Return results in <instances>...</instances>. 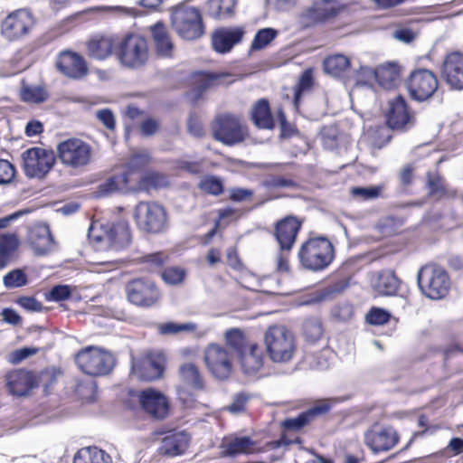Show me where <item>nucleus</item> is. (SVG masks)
Here are the masks:
<instances>
[{"mask_svg":"<svg viewBox=\"0 0 463 463\" xmlns=\"http://www.w3.org/2000/svg\"><path fill=\"white\" fill-rule=\"evenodd\" d=\"M41 374L25 368L13 369L5 375L7 392L15 397H25L40 384Z\"/></svg>","mask_w":463,"mask_h":463,"instance_id":"17","label":"nucleus"},{"mask_svg":"<svg viewBox=\"0 0 463 463\" xmlns=\"http://www.w3.org/2000/svg\"><path fill=\"white\" fill-rule=\"evenodd\" d=\"M117 57L127 67L142 66L148 58L146 40L137 33H129L121 40L118 38Z\"/></svg>","mask_w":463,"mask_h":463,"instance_id":"12","label":"nucleus"},{"mask_svg":"<svg viewBox=\"0 0 463 463\" xmlns=\"http://www.w3.org/2000/svg\"><path fill=\"white\" fill-rule=\"evenodd\" d=\"M168 184L165 175L157 171L146 172L138 181V188L143 191L159 189Z\"/></svg>","mask_w":463,"mask_h":463,"instance_id":"44","label":"nucleus"},{"mask_svg":"<svg viewBox=\"0 0 463 463\" xmlns=\"http://www.w3.org/2000/svg\"><path fill=\"white\" fill-rule=\"evenodd\" d=\"M340 8L332 4L330 0H322L314 3L301 14V21L306 27L333 21L339 14Z\"/></svg>","mask_w":463,"mask_h":463,"instance_id":"24","label":"nucleus"},{"mask_svg":"<svg viewBox=\"0 0 463 463\" xmlns=\"http://www.w3.org/2000/svg\"><path fill=\"white\" fill-rule=\"evenodd\" d=\"M336 398L314 400L310 406L294 417H288L280 422L281 433L279 439L260 443L250 436L236 433L224 436L219 446L221 458H236L241 455H254L270 451L284 452L292 445L302 446L306 434L315 422L330 413L338 403Z\"/></svg>","mask_w":463,"mask_h":463,"instance_id":"1","label":"nucleus"},{"mask_svg":"<svg viewBox=\"0 0 463 463\" xmlns=\"http://www.w3.org/2000/svg\"><path fill=\"white\" fill-rule=\"evenodd\" d=\"M298 258L304 269L319 272L333 262L335 247L326 236L311 233L300 245Z\"/></svg>","mask_w":463,"mask_h":463,"instance_id":"2","label":"nucleus"},{"mask_svg":"<svg viewBox=\"0 0 463 463\" xmlns=\"http://www.w3.org/2000/svg\"><path fill=\"white\" fill-rule=\"evenodd\" d=\"M313 78L309 72H305L299 81L298 82L294 91V105L298 109L300 104V99L304 91H307L312 88Z\"/></svg>","mask_w":463,"mask_h":463,"instance_id":"56","label":"nucleus"},{"mask_svg":"<svg viewBox=\"0 0 463 463\" xmlns=\"http://www.w3.org/2000/svg\"><path fill=\"white\" fill-rule=\"evenodd\" d=\"M171 25L178 36L187 41L196 40L204 33L201 11L184 3L172 11Z\"/></svg>","mask_w":463,"mask_h":463,"instance_id":"7","label":"nucleus"},{"mask_svg":"<svg viewBox=\"0 0 463 463\" xmlns=\"http://www.w3.org/2000/svg\"><path fill=\"white\" fill-rule=\"evenodd\" d=\"M28 241L33 250L40 255L48 252L53 244L51 231L46 225H38L31 229Z\"/></svg>","mask_w":463,"mask_h":463,"instance_id":"33","label":"nucleus"},{"mask_svg":"<svg viewBox=\"0 0 463 463\" xmlns=\"http://www.w3.org/2000/svg\"><path fill=\"white\" fill-rule=\"evenodd\" d=\"M151 162V156L147 152H139L132 155L128 164L126 172H129V176L134 172L145 170Z\"/></svg>","mask_w":463,"mask_h":463,"instance_id":"52","label":"nucleus"},{"mask_svg":"<svg viewBox=\"0 0 463 463\" xmlns=\"http://www.w3.org/2000/svg\"><path fill=\"white\" fill-rule=\"evenodd\" d=\"M276 115L279 123L282 137H291L298 133V129L287 120L286 113L282 106L277 109Z\"/></svg>","mask_w":463,"mask_h":463,"instance_id":"60","label":"nucleus"},{"mask_svg":"<svg viewBox=\"0 0 463 463\" xmlns=\"http://www.w3.org/2000/svg\"><path fill=\"white\" fill-rule=\"evenodd\" d=\"M129 172L115 173L107 177L98 185L97 193L99 196H109L113 194L126 193L130 186Z\"/></svg>","mask_w":463,"mask_h":463,"instance_id":"31","label":"nucleus"},{"mask_svg":"<svg viewBox=\"0 0 463 463\" xmlns=\"http://www.w3.org/2000/svg\"><path fill=\"white\" fill-rule=\"evenodd\" d=\"M118 38L106 35H96L90 38L86 43L89 56L101 61L113 53L117 55Z\"/></svg>","mask_w":463,"mask_h":463,"instance_id":"29","label":"nucleus"},{"mask_svg":"<svg viewBox=\"0 0 463 463\" xmlns=\"http://www.w3.org/2000/svg\"><path fill=\"white\" fill-rule=\"evenodd\" d=\"M350 65V60L343 54L331 55L324 61L325 71L335 77L342 76Z\"/></svg>","mask_w":463,"mask_h":463,"instance_id":"42","label":"nucleus"},{"mask_svg":"<svg viewBox=\"0 0 463 463\" xmlns=\"http://www.w3.org/2000/svg\"><path fill=\"white\" fill-rule=\"evenodd\" d=\"M27 277L21 269H14L4 277V284L6 288H19L26 285Z\"/></svg>","mask_w":463,"mask_h":463,"instance_id":"59","label":"nucleus"},{"mask_svg":"<svg viewBox=\"0 0 463 463\" xmlns=\"http://www.w3.org/2000/svg\"><path fill=\"white\" fill-rule=\"evenodd\" d=\"M442 354L447 366L454 367L457 372H463V348L453 345L445 348Z\"/></svg>","mask_w":463,"mask_h":463,"instance_id":"46","label":"nucleus"},{"mask_svg":"<svg viewBox=\"0 0 463 463\" xmlns=\"http://www.w3.org/2000/svg\"><path fill=\"white\" fill-rule=\"evenodd\" d=\"M400 439V434L393 426L380 422L372 424L364 434V442L373 454L392 450Z\"/></svg>","mask_w":463,"mask_h":463,"instance_id":"14","label":"nucleus"},{"mask_svg":"<svg viewBox=\"0 0 463 463\" xmlns=\"http://www.w3.org/2000/svg\"><path fill=\"white\" fill-rule=\"evenodd\" d=\"M36 353V348L23 347L16 349L9 354L8 362L12 364H18L24 359L35 354Z\"/></svg>","mask_w":463,"mask_h":463,"instance_id":"63","label":"nucleus"},{"mask_svg":"<svg viewBox=\"0 0 463 463\" xmlns=\"http://www.w3.org/2000/svg\"><path fill=\"white\" fill-rule=\"evenodd\" d=\"M383 190V185L370 187H352L350 194L353 198L360 201H368L380 197Z\"/></svg>","mask_w":463,"mask_h":463,"instance_id":"51","label":"nucleus"},{"mask_svg":"<svg viewBox=\"0 0 463 463\" xmlns=\"http://www.w3.org/2000/svg\"><path fill=\"white\" fill-rule=\"evenodd\" d=\"M376 82L383 89H392L400 79V67L396 63H385L374 70Z\"/></svg>","mask_w":463,"mask_h":463,"instance_id":"38","label":"nucleus"},{"mask_svg":"<svg viewBox=\"0 0 463 463\" xmlns=\"http://www.w3.org/2000/svg\"><path fill=\"white\" fill-rule=\"evenodd\" d=\"M88 236L90 243L96 250H120L131 242L129 226L123 222H107L99 227L91 225Z\"/></svg>","mask_w":463,"mask_h":463,"instance_id":"3","label":"nucleus"},{"mask_svg":"<svg viewBox=\"0 0 463 463\" xmlns=\"http://www.w3.org/2000/svg\"><path fill=\"white\" fill-rule=\"evenodd\" d=\"M191 443V435L185 430H171L161 439L158 452L162 456L175 458L184 455Z\"/></svg>","mask_w":463,"mask_h":463,"instance_id":"25","label":"nucleus"},{"mask_svg":"<svg viewBox=\"0 0 463 463\" xmlns=\"http://www.w3.org/2000/svg\"><path fill=\"white\" fill-rule=\"evenodd\" d=\"M260 185L267 189L286 188L294 187L296 182L292 178L285 175H270L261 181Z\"/></svg>","mask_w":463,"mask_h":463,"instance_id":"53","label":"nucleus"},{"mask_svg":"<svg viewBox=\"0 0 463 463\" xmlns=\"http://www.w3.org/2000/svg\"><path fill=\"white\" fill-rule=\"evenodd\" d=\"M278 35V31L273 28H263L259 30L251 43L250 49L253 51L262 50L267 47Z\"/></svg>","mask_w":463,"mask_h":463,"instance_id":"49","label":"nucleus"},{"mask_svg":"<svg viewBox=\"0 0 463 463\" xmlns=\"http://www.w3.org/2000/svg\"><path fill=\"white\" fill-rule=\"evenodd\" d=\"M181 383L194 391H203L205 387L203 376L194 363H184L178 369Z\"/></svg>","mask_w":463,"mask_h":463,"instance_id":"34","label":"nucleus"},{"mask_svg":"<svg viewBox=\"0 0 463 463\" xmlns=\"http://www.w3.org/2000/svg\"><path fill=\"white\" fill-rule=\"evenodd\" d=\"M138 402L142 411L151 419L165 420L170 410L167 397L154 388H146L139 392Z\"/></svg>","mask_w":463,"mask_h":463,"instance_id":"22","label":"nucleus"},{"mask_svg":"<svg viewBox=\"0 0 463 463\" xmlns=\"http://www.w3.org/2000/svg\"><path fill=\"white\" fill-rule=\"evenodd\" d=\"M56 150L60 162L71 169L88 165L92 158L91 146L78 137H70L60 142Z\"/></svg>","mask_w":463,"mask_h":463,"instance_id":"11","label":"nucleus"},{"mask_svg":"<svg viewBox=\"0 0 463 463\" xmlns=\"http://www.w3.org/2000/svg\"><path fill=\"white\" fill-rule=\"evenodd\" d=\"M232 75L228 72H210L204 71H194L190 76L193 90L202 94L204 91L217 88L227 83V79Z\"/></svg>","mask_w":463,"mask_h":463,"instance_id":"28","label":"nucleus"},{"mask_svg":"<svg viewBox=\"0 0 463 463\" xmlns=\"http://www.w3.org/2000/svg\"><path fill=\"white\" fill-rule=\"evenodd\" d=\"M303 224L304 219L294 214H288L274 223L272 234L279 250H293Z\"/></svg>","mask_w":463,"mask_h":463,"instance_id":"18","label":"nucleus"},{"mask_svg":"<svg viewBox=\"0 0 463 463\" xmlns=\"http://www.w3.org/2000/svg\"><path fill=\"white\" fill-rule=\"evenodd\" d=\"M211 133L214 140L232 146L245 142L250 137L247 124L241 116L231 112L216 115L211 124Z\"/></svg>","mask_w":463,"mask_h":463,"instance_id":"4","label":"nucleus"},{"mask_svg":"<svg viewBox=\"0 0 463 463\" xmlns=\"http://www.w3.org/2000/svg\"><path fill=\"white\" fill-rule=\"evenodd\" d=\"M18 246L19 239L15 233H3L0 235V264L2 266L6 264Z\"/></svg>","mask_w":463,"mask_h":463,"instance_id":"45","label":"nucleus"},{"mask_svg":"<svg viewBox=\"0 0 463 463\" xmlns=\"http://www.w3.org/2000/svg\"><path fill=\"white\" fill-rule=\"evenodd\" d=\"M162 279L169 285L180 284L184 281L186 272L179 267H169L163 269L161 271Z\"/></svg>","mask_w":463,"mask_h":463,"instance_id":"55","label":"nucleus"},{"mask_svg":"<svg viewBox=\"0 0 463 463\" xmlns=\"http://www.w3.org/2000/svg\"><path fill=\"white\" fill-rule=\"evenodd\" d=\"M244 33L245 32L241 27L219 28L212 35L213 48L219 53L229 52L242 41Z\"/></svg>","mask_w":463,"mask_h":463,"instance_id":"27","label":"nucleus"},{"mask_svg":"<svg viewBox=\"0 0 463 463\" xmlns=\"http://www.w3.org/2000/svg\"><path fill=\"white\" fill-rule=\"evenodd\" d=\"M71 296V288L69 285H56L45 293L46 300L55 302L69 299Z\"/></svg>","mask_w":463,"mask_h":463,"instance_id":"57","label":"nucleus"},{"mask_svg":"<svg viewBox=\"0 0 463 463\" xmlns=\"http://www.w3.org/2000/svg\"><path fill=\"white\" fill-rule=\"evenodd\" d=\"M134 219L137 228L149 234L162 233L168 226L165 207L156 202H139L134 210Z\"/></svg>","mask_w":463,"mask_h":463,"instance_id":"9","label":"nucleus"},{"mask_svg":"<svg viewBox=\"0 0 463 463\" xmlns=\"http://www.w3.org/2000/svg\"><path fill=\"white\" fill-rule=\"evenodd\" d=\"M14 175V166L9 161L0 159V185L11 183Z\"/></svg>","mask_w":463,"mask_h":463,"instance_id":"62","label":"nucleus"},{"mask_svg":"<svg viewBox=\"0 0 463 463\" xmlns=\"http://www.w3.org/2000/svg\"><path fill=\"white\" fill-rule=\"evenodd\" d=\"M238 358L246 373H254L262 367L264 354L261 347L257 343H250Z\"/></svg>","mask_w":463,"mask_h":463,"instance_id":"35","label":"nucleus"},{"mask_svg":"<svg viewBox=\"0 0 463 463\" xmlns=\"http://www.w3.org/2000/svg\"><path fill=\"white\" fill-rule=\"evenodd\" d=\"M35 25L33 14L27 9L10 13L1 23V34L9 42H16L27 36Z\"/></svg>","mask_w":463,"mask_h":463,"instance_id":"16","label":"nucleus"},{"mask_svg":"<svg viewBox=\"0 0 463 463\" xmlns=\"http://www.w3.org/2000/svg\"><path fill=\"white\" fill-rule=\"evenodd\" d=\"M249 400V394L246 392H239L234 395L232 402L228 405L227 410L232 413L244 412Z\"/></svg>","mask_w":463,"mask_h":463,"instance_id":"61","label":"nucleus"},{"mask_svg":"<svg viewBox=\"0 0 463 463\" xmlns=\"http://www.w3.org/2000/svg\"><path fill=\"white\" fill-rule=\"evenodd\" d=\"M414 120V112L402 95H397L389 100L385 121L391 129L404 131L413 125Z\"/></svg>","mask_w":463,"mask_h":463,"instance_id":"21","label":"nucleus"},{"mask_svg":"<svg viewBox=\"0 0 463 463\" xmlns=\"http://www.w3.org/2000/svg\"><path fill=\"white\" fill-rule=\"evenodd\" d=\"M54 66L58 72L71 80H80L89 74L85 58L71 49L62 50L57 54Z\"/></svg>","mask_w":463,"mask_h":463,"instance_id":"20","label":"nucleus"},{"mask_svg":"<svg viewBox=\"0 0 463 463\" xmlns=\"http://www.w3.org/2000/svg\"><path fill=\"white\" fill-rule=\"evenodd\" d=\"M207 370L219 380H226L232 372V356L227 349L218 344L206 346L203 354Z\"/></svg>","mask_w":463,"mask_h":463,"instance_id":"19","label":"nucleus"},{"mask_svg":"<svg viewBox=\"0 0 463 463\" xmlns=\"http://www.w3.org/2000/svg\"><path fill=\"white\" fill-rule=\"evenodd\" d=\"M226 263L231 269L234 270H241L244 268L236 246H232L227 249Z\"/></svg>","mask_w":463,"mask_h":463,"instance_id":"64","label":"nucleus"},{"mask_svg":"<svg viewBox=\"0 0 463 463\" xmlns=\"http://www.w3.org/2000/svg\"><path fill=\"white\" fill-rule=\"evenodd\" d=\"M325 335V328L320 318L311 317L302 325V336L305 346H313L319 343Z\"/></svg>","mask_w":463,"mask_h":463,"instance_id":"36","label":"nucleus"},{"mask_svg":"<svg viewBox=\"0 0 463 463\" xmlns=\"http://www.w3.org/2000/svg\"><path fill=\"white\" fill-rule=\"evenodd\" d=\"M198 188L203 193L214 196L221 195L224 191L222 181L214 175H206L202 178Z\"/></svg>","mask_w":463,"mask_h":463,"instance_id":"48","label":"nucleus"},{"mask_svg":"<svg viewBox=\"0 0 463 463\" xmlns=\"http://www.w3.org/2000/svg\"><path fill=\"white\" fill-rule=\"evenodd\" d=\"M20 96L24 102L39 104L47 100L49 94L42 86H24L21 89Z\"/></svg>","mask_w":463,"mask_h":463,"instance_id":"47","label":"nucleus"},{"mask_svg":"<svg viewBox=\"0 0 463 463\" xmlns=\"http://www.w3.org/2000/svg\"><path fill=\"white\" fill-rule=\"evenodd\" d=\"M441 77L452 90H463V52L448 53L441 64Z\"/></svg>","mask_w":463,"mask_h":463,"instance_id":"23","label":"nucleus"},{"mask_svg":"<svg viewBox=\"0 0 463 463\" xmlns=\"http://www.w3.org/2000/svg\"><path fill=\"white\" fill-rule=\"evenodd\" d=\"M427 184L430 189V193L433 195H445L447 194V189L443 183V178L438 173L433 174L431 172H428L427 175Z\"/></svg>","mask_w":463,"mask_h":463,"instance_id":"58","label":"nucleus"},{"mask_svg":"<svg viewBox=\"0 0 463 463\" xmlns=\"http://www.w3.org/2000/svg\"><path fill=\"white\" fill-rule=\"evenodd\" d=\"M401 280L393 270L383 269L376 272L372 279L373 290L380 296H395L400 289Z\"/></svg>","mask_w":463,"mask_h":463,"instance_id":"30","label":"nucleus"},{"mask_svg":"<svg viewBox=\"0 0 463 463\" xmlns=\"http://www.w3.org/2000/svg\"><path fill=\"white\" fill-rule=\"evenodd\" d=\"M264 343L267 354L274 363L291 361L297 351L295 336L284 326H269L264 335Z\"/></svg>","mask_w":463,"mask_h":463,"instance_id":"5","label":"nucleus"},{"mask_svg":"<svg viewBox=\"0 0 463 463\" xmlns=\"http://www.w3.org/2000/svg\"><path fill=\"white\" fill-rule=\"evenodd\" d=\"M196 329L194 323H175L172 321L161 323L158 325V332L161 335H177L181 332H193Z\"/></svg>","mask_w":463,"mask_h":463,"instance_id":"50","label":"nucleus"},{"mask_svg":"<svg viewBox=\"0 0 463 463\" xmlns=\"http://www.w3.org/2000/svg\"><path fill=\"white\" fill-rule=\"evenodd\" d=\"M417 283L421 293L434 300L444 298L449 294L451 285L448 272L432 263L426 264L419 269Z\"/></svg>","mask_w":463,"mask_h":463,"instance_id":"8","label":"nucleus"},{"mask_svg":"<svg viewBox=\"0 0 463 463\" xmlns=\"http://www.w3.org/2000/svg\"><path fill=\"white\" fill-rule=\"evenodd\" d=\"M250 119L260 129H273L275 121L267 99H258L250 110Z\"/></svg>","mask_w":463,"mask_h":463,"instance_id":"32","label":"nucleus"},{"mask_svg":"<svg viewBox=\"0 0 463 463\" xmlns=\"http://www.w3.org/2000/svg\"><path fill=\"white\" fill-rule=\"evenodd\" d=\"M73 463H112V459L106 451L93 446L79 449Z\"/></svg>","mask_w":463,"mask_h":463,"instance_id":"40","label":"nucleus"},{"mask_svg":"<svg viewBox=\"0 0 463 463\" xmlns=\"http://www.w3.org/2000/svg\"><path fill=\"white\" fill-rule=\"evenodd\" d=\"M225 343L239 356L251 343L240 328H231L225 332Z\"/></svg>","mask_w":463,"mask_h":463,"instance_id":"43","label":"nucleus"},{"mask_svg":"<svg viewBox=\"0 0 463 463\" xmlns=\"http://www.w3.org/2000/svg\"><path fill=\"white\" fill-rule=\"evenodd\" d=\"M142 271L148 273H161L169 261V255L165 251H156L142 255L136 260Z\"/></svg>","mask_w":463,"mask_h":463,"instance_id":"37","label":"nucleus"},{"mask_svg":"<svg viewBox=\"0 0 463 463\" xmlns=\"http://www.w3.org/2000/svg\"><path fill=\"white\" fill-rule=\"evenodd\" d=\"M236 6L235 0H208L207 14L214 19L231 16Z\"/></svg>","mask_w":463,"mask_h":463,"instance_id":"41","label":"nucleus"},{"mask_svg":"<svg viewBox=\"0 0 463 463\" xmlns=\"http://www.w3.org/2000/svg\"><path fill=\"white\" fill-rule=\"evenodd\" d=\"M74 361L83 373L94 377L109 374L116 363L112 353L95 345H88L79 350Z\"/></svg>","mask_w":463,"mask_h":463,"instance_id":"6","label":"nucleus"},{"mask_svg":"<svg viewBox=\"0 0 463 463\" xmlns=\"http://www.w3.org/2000/svg\"><path fill=\"white\" fill-rule=\"evenodd\" d=\"M23 169L30 178H43L55 164V155L52 150L39 146L28 148L22 154Z\"/></svg>","mask_w":463,"mask_h":463,"instance_id":"15","label":"nucleus"},{"mask_svg":"<svg viewBox=\"0 0 463 463\" xmlns=\"http://www.w3.org/2000/svg\"><path fill=\"white\" fill-rule=\"evenodd\" d=\"M165 372V359L161 355L148 354L132 367L139 380L152 382L161 378Z\"/></svg>","mask_w":463,"mask_h":463,"instance_id":"26","label":"nucleus"},{"mask_svg":"<svg viewBox=\"0 0 463 463\" xmlns=\"http://www.w3.org/2000/svg\"><path fill=\"white\" fill-rule=\"evenodd\" d=\"M410 98L423 102L434 96L439 87L437 74L429 69L412 70L404 81Z\"/></svg>","mask_w":463,"mask_h":463,"instance_id":"10","label":"nucleus"},{"mask_svg":"<svg viewBox=\"0 0 463 463\" xmlns=\"http://www.w3.org/2000/svg\"><path fill=\"white\" fill-rule=\"evenodd\" d=\"M127 299L132 305L148 308L154 307L161 298V292L156 283L146 278H135L125 286Z\"/></svg>","mask_w":463,"mask_h":463,"instance_id":"13","label":"nucleus"},{"mask_svg":"<svg viewBox=\"0 0 463 463\" xmlns=\"http://www.w3.org/2000/svg\"><path fill=\"white\" fill-rule=\"evenodd\" d=\"M151 33L157 52L163 56H169L173 50V43L165 25L161 22L155 24L151 26Z\"/></svg>","mask_w":463,"mask_h":463,"instance_id":"39","label":"nucleus"},{"mask_svg":"<svg viewBox=\"0 0 463 463\" xmlns=\"http://www.w3.org/2000/svg\"><path fill=\"white\" fill-rule=\"evenodd\" d=\"M391 313L387 310L373 307L369 309L365 316V320L368 324L373 326H382L388 323L391 319Z\"/></svg>","mask_w":463,"mask_h":463,"instance_id":"54","label":"nucleus"}]
</instances>
